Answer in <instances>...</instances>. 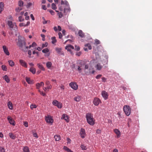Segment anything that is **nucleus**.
<instances>
[{"label": "nucleus", "mask_w": 152, "mask_h": 152, "mask_svg": "<svg viewBox=\"0 0 152 152\" xmlns=\"http://www.w3.org/2000/svg\"><path fill=\"white\" fill-rule=\"evenodd\" d=\"M86 62L83 60H80L78 61L77 62V65L75 66V67L80 73H81L82 71V67L86 64Z\"/></svg>", "instance_id": "obj_1"}, {"label": "nucleus", "mask_w": 152, "mask_h": 152, "mask_svg": "<svg viewBox=\"0 0 152 152\" xmlns=\"http://www.w3.org/2000/svg\"><path fill=\"white\" fill-rule=\"evenodd\" d=\"M86 118L88 123L91 125H93L94 124V119L93 118L92 115L90 113H87Z\"/></svg>", "instance_id": "obj_2"}, {"label": "nucleus", "mask_w": 152, "mask_h": 152, "mask_svg": "<svg viewBox=\"0 0 152 152\" xmlns=\"http://www.w3.org/2000/svg\"><path fill=\"white\" fill-rule=\"evenodd\" d=\"M123 110L125 114L127 116H129L131 112V108L129 106L125 105L123 107Z\"/></svg>", "instance_id": "obj_3"}, {"label": "nucleus", "mask_w": 152, "mask_h": 152, "mask_svg": "<svg viewBox=\"0 0 152 152\" xmlns=\"http://www.w3.org/2000/svg\"><path fill=\"white\" fill-rule=\"evenodd\" d=\"M17 43V45L20 47H22L24 45H26V41L24 39H22L19 38L18 39V42Z\"/></svg>", "instance_id": "obj_4"}, {"label": "nucleus", "mask_w": 152, "mask_h": 152, "mask_svg": "<svg viewBox=\"0 0 152 152\" xmlns=\"http://www.w3.org/2000/svg\"><path fill=\"white\" fill-rule=\"evenodd\" d=\"M52 103L53 105L57 106L59 108H61L62 107L61 103L58 102L56 100L53 101Z\"/></svg>", "instance_id": "obj_5"}, {"label": "nucleus", "mask_w": 152, "mask_h": 152, "mask_svg": "<svg viewBox=\"0 0 152 152\" xmlns=\"http://www.w3.org/2000/svg\"><path fill=\"white\" fill-rule=\"evenodd\" d=\"M70 86L75 90H76L78 88V85L75 83L71 82L69 84Z\"/></svg>", "instance_id": "obj_6"}, {"label": "nucleus", "mask_w": 152, "mask_h": 152, "mask_svg": "<svg viewBox=\"0 0 152 152\" xmlns=\"http://www.w3.org/2000/svg\"><path fill=\"white\" fill-rule=\"evenodd\" d=\"M8 24L9 27L10 28L11 30H12V29L14 27L15 28V27H16V25L15 23H13L12 21H11L9 20L8 22Z\"/></svg>", "instance_id": "obj_7"}, {"label": "nucleus", "mask_w": 152, "mask_h": 152, "mask_svg": "<svg viewBox=\"0 0 152 152\" xmlns=\"http://www.w3.org/2000/svg\"><path fill=\"white\" fill-rule=\"evenodd\" d=\"M65 48L66 50H67V51L70 52L71 54H73L71 50V49H74V47L73 46L71 45H68L65 47Z\"/></svg>", "instance_id": "obj_8"}, {"label": "nucleus", "mask_w": 152, "mask_h": 152, "mask_svg": "<svg viewBox=\"0 0 152 152\" xmlns=\"http://www.w3.org/2000/svg\"><path fill=\"white\" fill-rule=\"evenodd\" d=\"M45 120L46 121L51 124H52L53 122V120L52 119V117L50 116H48L46 117Z\"/></svg>", "instance_id": "obj_9"}, {"label": "nucleus", "mask_w": 152, "mask_h": 152, "mask_svg": "<svg viewBox=\"0 0 152 152\" xmlns=\"http://www.w3.org/2000/svg\"><path fill=\"white\" fill-rule=\"evenodd\" d=\"M80 134L81 137L82 138H84L85 137L86 135V134L85 133V130L81 128V129Z\"/></svg>", "instance_id": "obj_10"}, {"label": "nucleus", "mask_w": 152, "mask_h": 152, "mask_svg": "<svg viewBox=\"0 0 152 152\" xmlns=\"http://www.w3.org/2000/svg\"><path fill=\"white\" fill-rule=\"evenodd\" d=\"M7 119L9 121L10 123L13 126L15 125V123L14 120L10 116H9L7 117Z\"/></svg>", "instance_id": "obj_11"}, {"label": "nucleus", "mask_w": 152, "mask_h": 152, "mask_svg": "<svg viewBox=\"0 0 152 152\" xmlns=\"http://www.w3.org/2000/svg\"><path fill=\"white\" fill-rule=\"evenodd\" d=\"M19 63L20 65L23 66L25 68H27V65L26 62L23 60L20 59L19 60Z\"/></svg>", "instance_id": "obj_12"}, {"label": "nucleus", "mask_w": 152, "mask_h": 152, "mask_svg": "<svg viewBox=\"0 0 152 152\" xmlns=\"http://www.w3.org/2000/svg\"><path fill=\"white\" fill-rule=\"evenodd\" d=\"M100 102V100L97 98H95L93 101L94 104L96 106L98 105Z\"/></svg>", "instance_id": "obj_13"}, {"label": "nucleus", "mask_w": 152, "mask_h": 152, "mask_svg": "<svg viewBox=\"0 0 152 152\" xmlns=\"http://www.w3.org/2000/svg\"><path fill=\"white\" fill-rule=\"evenodd\" d=\"M3 49L4 53L7 56H9L10 55V53L7 47L5 45L3 46Z\"/></svg>", "instance_id": "obj_14"}, {"label": "nucleus", "mask_w": 152, "mask_h": 152, "mask_svg": "<svg viewBox=\"0 0 152 152\" xmlns=\"http://www.w3.org/2000/svg\"><path fill=\"white\" fill-rule=\"evenodd\" d=\"M102 97L105 99H106L108 98V95L107 93L104 91H103L102 92Z\"/></svg>", "instance_id": "obj_15"}, {"label": "nucleus", "mask_w": 152, "mask_h": 152, "mask_svg": "<svg viewBox=\"0 0 152 152\" xmlns=\"http://www.w3.org/2000/svg\"><path fill=\"white\" fill-rule=\"evenodd\" d=\"M61 119H64L67 122H68L69 121L68 116L65 114H64L62 115Z\"/></svg>", "instance_id": "obj_16"}, {"label": "nucleus", "mask_w": 152, "mask_h": 152, "mask_svg": "<svg viewBox=\"0 0 152 152\" xmlns=\"http://www.w3.org/2000/svg\"><path fill=\"white\" fill-rule=\"evenodd\" d=\"M25 79L26 81L29 84H33L34 83V81L31 80L30 78L28 77H26Z\"/></svg>", "instance_id": "obj_17"}, {"label": "nucleus", "mask_w": 152, "mask_h": 152, "mask_svg": "<svg viewBox=\"0 0 152 152\" xmlns=\"http://www.w3.org/2000/svg\"><path fill=\"white\" fill-rule=\"evenodd\" d=\"M55 50L58 53L60 54L63 56L64 55V53L62 51H61V48H55Z\"/></svg>", "instance_id": "obj_18"}, {"label": "nucleus", "mask_w": 152, "mask_h": 152, "mask_svg": "<svg viewBox=\"0 0 152 152\" xmlns=\"http://www.w3.org/2000/svg\"><path fill=\"white\" fill-rule=\"evenodd\" d=\"M115 133L117 135V137H120L121 135V132L120 131L117 129H115L114 130Z\"/></svg>", "instance_id": "obj_19"}, {"label": "nucleus", "mask_w": 152, "mask_h": 152, "mask_svg": "<svg viewBox=\"0 0 152 152\" xmlns=\"http://www.w3.org/2000/svg\"><path fill=\"white\" fill-rule=\"evenodd\" d=\"M22 50L24 52L27 51V49L29 48V47L26 46V45H24L22 47H20Z\"/></svg>", "instance_id": "obj_20"}, {"label": "nucleus", "mask_w": 152, "mask_h": 152, "mask_svg": "<svg viewBox=\"0 0 152 152\" xmlns=\"http://www.w3.org/2000/svg\"><path fill=\"white\" fill-rule=\"evenodd\" d=\"M79 36L81 37H85L84 34L83 32L81 30H80L78 33Z\"/></svg>", "instance_id": "obj_21"}, {"label": "nucleus", "mask_w": 152, "mask_h": 152, "mask_svg": "<svg viewBox=\"0 0 152 152\" xmlns=\"http://www.w3.org/2000/svg\"><path fill=\"white\" fill-rule=\"evenodd\" d=\"M4 4L2 2L0 3V13H1L2 11L4 10Z\"/></svg>", "instance_id": "obj_22"}, {"label": "nucleus", "mask_w": 152, "mask_h": 152, "mask_svg": "<svg viewBox=\"0 0 152 152\" xmlns=\"http://www.w3.org/2000/svg\"><path fill=\"white\" fill-rule=\"evenodd\" d=\"M96 68L98 70H100L102 67V66L99 63L97 64L96 66Z\"/></svg>", "instance_id": "obj_23"}, {"label": "nucleus", "mask_w": 152, "mask_h": 152, "mask_svg": "<svg viewBox=\"0 0 152 152\" xmlns=\"http://www.w3.org/2000/svg\"><path fill=\"white\" fill-rule=\"evenodd\" d=\"M29 71L34 74L35 73L36 69L34 67H31L29 69Z\"/></svg>", "instance_id": "obj_24"}, {"label": "nucleus", "mask_w": 152, "mask_h": 152, "mask_svg": "<svg viewBox=\"0 0 152 152\" xmlns=\"http://www.w3.org/2000/svg\"><path fill=\"white\" fill-rule=\"evenodd\" d=\"M74 99L76 102H79L81 99V97L80 96H78L75 97Z\"/></svg>", "instance_id": "obj_25"}, {"label": "nucleus", "mask_w": 152, "mask_h": 152, "mask_svg": "<svg viewBox=\"0 0 152 152\" xmlns=\"http://www.w3.org/2000/svg\"><path fill=\"white\" fill-rule=\"evenodd\" d=\"M58 29L57 28V27L56 26H55L54 27L53 29L54 30V31H61V28L60 26H58Z\"/></svg>", "instance_id": "obj_26"}, {"label": "nucleus", "mask_w": 152, "mask_h": 152, "mask_svg": "<svg viewBox=\"0 0 152 152\" xmlns=\"http://www.w3.org/2000/svg\"><path fill=\"white\" fill-rule=\"evenodd\" d=\"M37 66L39 69H41L43 71L45 70L44 68L42 65V64H40V63L37 64Z\"/></svg>", "instance_id": "obj_27"}, {"label": "nucleus", "mask_w": 152, "mask_h": 152, "mask_svg": "<svg viewBox=\"0 0 152 152\" xmlns=\"http://www.w3.org/2000/svg\"><path fill=\"white\" fill-rule=\"evenodd\" d=\"M54 138L56 141H58L61 139V137L59 135H56L54 136Z\"/></svg>", "instance_id": "obj_28"}, {"label": "nucleus", "mask_w": 152, "mask_h": 152, "mask_svg": "<svg viewBox=\"0 0 152 152\" xmlns=\"http://www.w3.org/2000/svg\"><path fill=\"white\" fill-rule=\"evenodd\" d=\"M23 151L24 152H29V149L27 146L24 147L23 148Z\"/></svg>", "instance_id": "obj_29"}, {"label": "nucleus", "mask_w": 152, "mask_h": 152, "mask_svg": "<svg viewBox=\"0 0 152 152\" xmlns=\"http://www.w3.org/2000/svg\"><path fill=\"white\" fill-rule=\"evenodd\" d=\"M9 135L10 136V138L12 139H14L16 136L13 134L11 133H10L9 134Z\"/></svg>", "instance_id": "obj_30"}, {"label": "nucleus", "mask_w": 152, "mask_h": 152, "mask_svg": "<svg viewBox=\"0 0 152 152\" xmlns=\"http://www.w3.org/2000/svg\"><path fill=\"white\" fill-rule=\"evenodd\" d=\"M46 64L47 67L48 68H49L51 67L52 65V64L51 63V62H48L46 63Z\"/></svg>", "instance_id": "obj_31"}, {"label": "nucleus", "mask_w": 152, "mask_h": 152, "mask_svg": "<svg viewBox=\"0 0 152 152\" xmlns=\"http://www.w3.org/2000/svg\"><path fill=\"white\" fill-rule=\"evenodd\" d=\"M8 63L9 64V65L11 66H13L14 65V62L12 60L9 61Z\"/></svg>", "instance_id": "obj_32"}, {"label": "nucleus", "mask_w": 152, "mask_h": 152, "mask_svg": "<svg viewBox=\"0 0 152 152\" xmlns=\"http://www.w3.org/2000/svg\"><path fill=\"white\" fill-rule=\"evenodd\" d=\"M4 78L7 83H8L10 82V80L8 77L7 75H5L4 77Z\"/></svg>", "instance_id": "obj_33"}, {"label": "nucleus", "mask_w": 152, "mask_h": 152, "mask_svg": "<svg viewBox=\"0 0 152 152\" xmlns=\"http://www.w3.org/2000/svg\"><path fill=\"white\" fill-rule=\"evenodd\" d=\"M8 108L10 109H12V105L11 102H9L7 104Z\"/></svg>", "instance_id": "obj_34"}, {"label": "nucleus", "mask_w": 152, "mask_h": 152, "mask_svg": "<svg viewBox=\"0 0 152 152\" xmlns=\"http://www.w3.org/2000/svg\"><path fill=\"white\" fill-rule=\"evenodd\" d=\"M37 45L36 43L35 42H34L31 45H29V48H30L31 47H36L37 46Z\"/></svg>", "instance_id": "obj_35"}, {"label": "nucleus", "mask_w": 152, "mask_h": 152, "mask_svg": "<svg viewBox=\"0 0 152 152\" xmlns=\"http://www.w3.org/2000/svg\"><path fill=\"white\" fill-rule=\"evenodd\" d=\"M51 8L53 10H56L57 9L56 6L54 3L52 4Z\"/></svg>", "instance_id": "obj_36"}, {"label": "nucleus", "mask_w": 152, "mask_h": 152, "mask_svg": "<svg viewBox=\"0 0 152 152\" xmlns=\"http://www.w3.org/2000/svg\"><path fill=\"white\" fill-rule=\"evenodd\" d=\"M23 2L22 1L20 0L19 1L18 3V5L19 7H22L23 6Z\"/></svg>", "instance_id": "obj_37"}, {"label": "nucleus", "mask_w": 152, "mask_h": 152, "mask_svg": "<svg viewBox=\"0 0 152 152\" xmlns=\"http://www.w3.org/2000/svg\"><path fill=\"white\" fill-rule=\"evenodd\" d=\"M51 39L52 40V43L53 44H54L56 42V37H51Z\"/></svg>", "instance_id": "obj_38"}, {"label": "nucleus", "mask_w": 152, "mask_h": 152, "mask_svg": "<svg viewBox=\"0 0 152 152\" xmlns=\"http://www.w3.org/2000/svg\"><path fill=\"white\" fill-rule=\"evenodd\" d=\"M49 51V50L48 48H45L42 50V52L44 53H48Z\"/></svg>", "instance_id": "obj_39"}, {"label": "nucleus", "mask_w": 152, "mask_h": 152, "mask_svg": "<svg viewBox=\"0 0 152 152\" xmlns=\"http://www.w3.org/2000/svg\"><path fill=\"white\" fill-rule=\"evenodd\" d=\"M80 147L82 150H86L87 149L86 146L83 144H81Z\"/></svg>", "instance_id": "obj_40"}, {"label": "nucleus", "mask_w": 152, "mask_h": 152, "mask_svg": "<svg viewBox=\"0 0 152 152\" xmlns=\"http://www.w3.org/2000/svg\"><path fill=\"white\" fill-rule=\"evenodd\" d=\"M1 68L2 69L5 71H7V66L4 65H3L1 66Z\"/></svg>", "instance_id": "obj_41"}, {"label": "nucleus", "mask_w": 152, "mask_h": 152, "mask_svg": "<svg viewBox=\"0 0 152 152\" xmlns=\"http://www.w3.org/2000/svg\"><path fill=\"white\" fill-rule=\"evenodd\" d=\"M52 86L51 85H50L49 86H47V87H44L43 88V90L46 91L47 89H51L52 88Z\"/></svg>", "instance_id": "obj_42"}, {"label": "nucleus", "mask_w": 152, "mask_h": 152, "mask_svg": "<svg viewBox=\"0 0 152 152\" xmlns=\"http://www.w3.org/2000/svg\"><path fill=\"white\" fill-rule=\"evenodd\" d=\"M37 107V106L35 104H31L30 106L31 109L33 110L34 108H36Z\"/></svg>", "instance_id": "obj_43"}, {"label": "nucleus", "mask_w": 152, "mask_h": 152, "mask_svg": "<svg viewBox=\"0 0 152 152\" xmlns=\"http://www.w3.org/2000/svg\"><path fill=\"white\" fill-rule=\"evenodd\" d=\"M18 20L19 22H22L24 21V19L21 16H20L18 17Z\"/></svg>", "instance_id": "obj_44"}, {"label": "nucleus", "mask_w": 152, "mask_h": 152, "mask_svg": "<svg viewBox=\"0 0 152 152\" xmlns=\"http://www.w3.org/2000/svg\"><path fill=\"white\" fill-rule=\"evenodd\" d=\"M48 44L47 42H45V44H43L42 45V48H44V47H46L47 46Z\"/></svg>", "instance_id": "obj_45"}, {"label": "nucleus", "mask_w": 152, "mask_h": 152, "mask_svg": "<svg viewBox=\"0 0 152 152\" xmlns=\"http://www.w3.org/2000/svg\"><path fill=\"white\" fill-rule=\"evenodd\" d=\"M36 88L37 89H39V88L41 86V85H40V83H37L36 84Z\"/></svg>", "instance_id": "obj_46"}, {"label": "nucleus", "mask_w": 152, "mask_h": 152, "mask_svg": "<svg viewBox=\"0 0 152 152\" xmlns=\"http://www.w3.org/2000/svg\"><path fill=\"white\" fill-rule=\"evenodd\" d=\"M48 11H49L50 14L52 15H54L55 14V12L52 10H48Z\"/></svg>", "instance_id": "obj_47"}, {"label": "nucleus", "mask_w": 152, "mask_h": 152, "mask_svg": "<svg viewBox=\"0 0 152 152\" xmlns=\"http://www.w3.org/2000/svg\"><path fill=\"white\" fill-rule=\"evenodd\" d=\"M22 10V8L21 7H18L16 8L15 10L17 12H19Z\"/></svg>", "instance_id": "obj_48"}, {"label": "nucleus", "mask_w": 152, "mask_h": 152, "mask_svg": "<svg viewBox=\"0 0 152 152\" xmlns=\"http://www.w3.org/2000/svg\"><path fill=\"white\" fill-rule=\"evenodd\" d=\"M32 133L34 137L37 138L38 137V136L36 133H34L33 131H32Z\"/></svg>", "instance_id": "obj_49"}, {"label": "nucleus", "mask_w": 152, "mask_h": 152, "mask_svg": "<svg viewBox=\"0 0 152 152\" xmlns=\"http://www.w3.org/2000/svg\"><path fill=\"white\" fill-rule=\"evenodd\" d=\"M5 149L4 148L0 147V151L1 152H5Z\"/></svg>", "instance_id": "obj_50"}, {"label": "nucleus", "mask_w": 152, "mask_h": 152, "mask_svg": "<svg viewBox=\"0 0 152 152\" xmlns=\"http://www.w3.org/2000/svg\"><path fill=\"white\" fill-rule=\"evenodd\" d=\"M86 46L88 47V49L89 50H91L92 48L91 46L89 44H88L87 45H86Z\"/></svg>", "instance_id": "obj_51"}, {"label": "nucleus", "mask_w": 152, "mask_h": 152, "mask_svg": "<svg viewBox=\"0 0 152 152\" xmlns=\"http://www.w3.org/2000/svg\"><path fill=\"white\" fill-rule=\"evenodd\" d=\"M61 4H66V5L68 4V2L66 1H64L62 0L61 1Z\"/></svg>", "instance_id": "obj_52"}, {"label": "nucleus", "mask_w": 152, "mask_h": 152, "mask_svg": "<svg viewBox=\"0 0 152 152\" xmlns=\"http://www.w3.org/2000/svg\"><path fill=\"white\" fill-rule=\"evenodd\" d=\"M95 43L96 45H98L100 43V41L99 40L97 39H96L95 40Z\"/></svg>", "instance_id": "obj_53"}, {"label": "nucleus", "mask_w": 152, "mask_h": 152, "mask_svg": "<svg viewBox=\"0 0 152 152\" xmlns=\"http://www.w3.org/2000/svg\"><path fill=\"white\" fill-rule=\"evenodd\" d=\"M19 26L20 27L26 26L27 25H25V24L24 23H20Z\"/></svg>", "instance_id": "obj_54"}, {"label": "nucleus", "mask_w": 152, "mask_h": 152, "mask_svg": "<svg viewBox=\"0 0 152 152\" xmlns=\"http://www.w3.org/2000/svg\"><path fill=\"white\" fill-rule=\"evenodd\" d=\"M58 15L60 18H61L63 17V15L61 12H58Z\"/></svg>", "instance_id": "obj_55"}, {"label": "nucleus", "mask_w": 152, "mask_h": 152, "mask_svg": "<svg viewBox=\"0 0 152 152\" xmlns=\"http://www.w3.org/2000/svg\"><path fill=\"white\" fill-rule=\"evenodd\" d=\"M45 84L48 86H49L50 85H51L50 84V82L48 80H47L45 82Z\"/></svg>", "instance_id": "obj_56"}, {"label": "nucleus", "mask_w": 152, "mask_h": 152, "mask_svg": "<svg viewBox=\"0 0 152 152\" xmlns=\"http://www.w3.org/2000/svg\"><path fill=\"white\" fill-rule=\"evenodd\" d=\"M75 50L79 51L80 50V48L79 46H77L76 45H75Z\"/></svg>", "instance_id": "obj_57"}, {"label": "nucleus", "mask_w": 152, "mask_h": 152, "mask_svg": "<svg viewBox=\"0 0 152 152\" xmlns=\"http://www.w3.org/2000/svg\"><path fill=\"white\" fill-rule=\"evenodd\" d=\"M101 130L98 129L96 130V133L97 134H99L101 133Z\"/></svg>", "instance_id": "obj_58"}, {"label": "nucleus", "mask_w": 152, "mask_h": 152, "mask_svg": "<svg viewBox=\"0 0 152 152\" xmlns=\"http://www.w3.org/2000/svg\"><path fill=\"white\" fill-rule=\"evenodd\" d=\"M44 21H43V23L44 24H46L47 23V21L45 20V18L44 17L42 18Z\"/></svg>", "instance_id": "obj_59"}, {"label": "nucleus", "mask_w": 152, "mask_h": 152, "mask_svg": "<svg viewBox=\"0 0 152 152\" xmlns=\"http://www.w3.org/2000/svg\"><path fill=\"white\" fill-rule=\"evenodd\" d=\"M41 37L42 38V40L43 41H44L45 40V35L43 34H41Z\"/></svg>", "instance_id": "obj_60"}, {"label": "nucleus", "mask_w": 152, "mask_h": 152, "mask_svg": "<svg viewBox=\"0 0 152 152\" xmlns=\"http://www.w3.org/2000/svg\"><path fill=\"white\" fill-rule=\"evenodd\" d=\"M24 125L26 127H27L28 126V123L26 121L24 122Z\"/></svg>", "instance_id": "obj_61"}, {"label": "nucleus", "mask_w": 152, "mask_h": 152, "mask_svg": "<svg viewBox=\"0 0 152 152\" xmlns=\"http://www.w3.org/2000/svg\"><path fill=\"white\" fill-rule=\"evenodd\" d=\"M58 35L59 36V38L60 39H61L62 37V34L61 32H59L58 33Z\"/></svg>", "instance_id": "obj_62"}, {"label": "nucleus", "mask_w": 152, "mask_h": 152, "mask_svg": "<svg viewBox=\"0 0 152 152\" xmlns=\"http://www.w3.org/2000/svg\"><path fill=\"white\" fill-rule=\"evenodd\" d=\"M102 76V75H99L96 76V78L98 79H99Z\"/></svg>", "instance_id": "obj_63"}, {"label": "nucleus", "mask_w": 152, "mask_h": 152, "mask_svg": "<svg viewBox=\"0 0 152 152\" xmlns=\"http://www.w3.org/2000/svg\"><path fill=\"white\" fill-rule=\"evenodd\" d=\"M28 54L29 55V57H31V51L30 50H29L28 52Z\"/></svg>", "instance_id": "obj_64"}]
</instances>
